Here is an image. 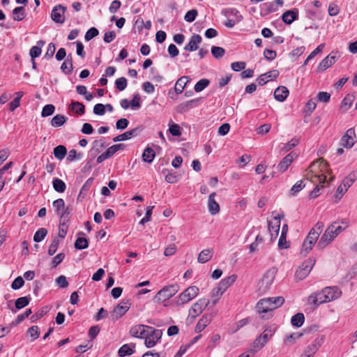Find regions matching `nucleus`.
Returning a JSON list of instances; mask_svg holds the SVG:
<instances>
[{
    "label": "nucleus",
    "instance_id": "obj_49",
    "mask_svg": "<svg viewBox=\"0 0 357 357\" xmlns=\"http://www.w3.org/2000/svg\"><path fill=\"white\" fill-rule=\"evenodd\" d=\"M210 84V81L207 79H202L198 81L194 87L196 92H200L207 87Z\"/></svg>",
    "mask_w": 357,
    "mask_h": 357
},
{
    "label": "nucleus",
    "instance_id": "obj_27",
    "mask_svg": "<svg viewBox=\"0 0 357 357\" xmlns=\"http://www.w3.org/2000/svg\"><path fill=\"white\" fill-rule=\"evenodd\" d=\"M135 344H125L120 347L118 351V355L119 357H125L126 356H130L135 352Z\"/></svg>",
    "mask_w": 357,
    "mask_h": 357
},
{
    "label": "nucleus",
    "instance_id": "obj_35",
    "mask_svg": "<svg viewBox=\"0 0 357 357\" xmlns=\"http://www.w3.org/2000/svg\"><path fill=\"white\" fill-rule=\"evenodd\" d=\"M354 100V97L353 95L347 94L342 100L340 110L344 112H347L351 107Z\"/></svg>",
    "mask_w": 357,
    "mask_h": 357
},
{
    "label": "nucleus",
    "instance_id": "obj_63",
    "mask_svg": "<svg viewBox=\"0 0 357 357\" xmlns=\"http://www.w3.org/2000/svg\"><path fill=\"white\" fill-rule=\"evenodd\" d=\"M59 244V241L57 238H54L53 241H52L49 249H48V254L49 255H53L57 250Z\"/></svg>",
    "mask_w": 357,
    "mask_h": 357
},
{
    "label": "nucleus",
    "instance_id": "obj_62",
    "mask_svg": "<svg viewBox=\"0 0 357 357\" xmlns=\"http://www.w3.org/2000/svg\"><path fill=\"white\" fill-rule=\"evenodd\" d=\"M28 333L32 340H36L40 336L39 328L38 326H33L28 329Z\"/></svg>",
    "mask_w": 357,
    "mask_h": 357
},
{
    "label": "nucleus",
    "instance_id": "obj_38",
    "mask_svg": "<svg viewBox=\"0 0 357 357\" xmlns=\"http://www.w3.org/2000/svg\"><path fill=\"white\" fill-rule=\"evenodd\" d=\"M53 154L57 160H61L66 155L67 149L63 145H59L54 149Z\"/></svg>",
    "mask_w": 357,
    "mask_h": 357
},
{
    "label": "nucleus",
    "instance_id": "obj_60",
    "mask_svg": "<svg viewBox=\"0 0 357 357\" xmlns=\"http://www.w3.org/2000/svg\"><path fill=\"white\" fill-rule=\"evenodd\" d=\"M99 33L98 30L96 27L90 28L86 33L84 38L86 41H89Z\"/></svg>",
    "mask_w": 357,
    "mask_h": 357
},
{
    "label": "nucleus",
    "instance_id": "obj_32",
    "mask_svg": "<svg viewBox=\"0 0 357 357\" xmlns=\"http://www.w3.org/2000/svg\"><path fill=\"white\" fill-rule=\"evenodd\" d=\"M72 208L70 206H66L59 215L60 217V222L62 227H64L66 224L69 221L70 215L71 213Z\"/></svg>",
    "mask_w": 357,
    "mask_h": 357
},
{
    "label": "nucleus",
    "instance_id": "obj_13",
    "mask_svg": "<svg viewBox=\"0 0 357 357\" xmlns=\"http://www.w3.org/2000/svg\"><path fill=\"white\" fill-rule=\"evenodd\" d=\"M327 302H328V301L327 300L324 289L321 290V291L312 294L308 298V303L313 304L315 307H317L320 304Z\"/></svg>",
    "mask_w": 357,
    "mask_h": 357
},
{
    "label": "nucleus",
    "instance_id": "obj_53",
    "mask_svg": "<svg viewBox=\"0 0 357 357\" xmlns=\"http://www.w3.org/2000/svg\"><path fill=\"white\" fill-rule=\"evenodd\" d=\"M169 131L172 136L179 137L181 135V127L176 123H169Z\"/></svg>",
    "mask_w": 357,
    "mask_h": 357
},
{
    "label": "nucleus",
    "instance_id": "obj_46",
    "mask_svg": "<svg viewBox=\"0 0 357 357\" xmlns=\"http://www.w3.org/2000/svg\"><path fill=\"white\" fill-rule=\"evenodd\" d=\"M268 231L271 236V241H273L276 238L278 235L280 230V222H277L276 225L273 226L271 225V222H268Z\"/></svg>",
    "mask_w": 357,
    "mask_h": 357
},
{
    "label": "nucleus",
    "instance_id": "obj_10",
    "mask_svg": "<svg viewBox=\"0 0 357 357\" xmlns=\"http://www.w3.org/2000/svg\"><path fill=\"white\" fill-rule=\"evenodd\" d=\"M356 143V132L354 128L348 129L342 136L340 144L346 149H351Z\"/></svg>",
    "mask_w": 357,
    "mask_h": 357
},
{
    "label": "nucleus",
    "instance_id": "obj_14",
    "mask_svg": "<svg viewBox=\"0 0 357 357\" xmlns=\"http://www.w3.org/2000/svg\"><path fill=\"white\" fill-rule=\"evenodd\" d=\"M279 74L280 73L278 70H272L266 73H264L257 79V84L259 86H263L269 80L276 79L279 76Z\"/></svg>",
    "mask_w": 357,
    "mask_h": 357
},
{
    "label": "nucleus",
    "instance_id": "obj_57",
    "mask_svg": "<svg viewBox=\"0 0 357 357\" xmlns=\"http://www.w3.org/2000/svg\"><path fill=\"white\" fill-rule=\"evenodd\" d=\"M55 110V107L53 105L49 104L43 107L41 116L43 117H47L52 115Z\"/></svg>",
    "mask_w": 357,
    "mask_h": 357
},
{
    "label": "nucleus",
    "instance_id": "obj_15",
    "mask_svg": "<svg viewBox=\"0 0 357 357\" xmlns=\"http://www.w3.org/2000/svg\"><path fill=\"white\" fill-rule=\"evenodd\" d=\"M142 130V127H137L135 128L131 129L121 135H119L113 138V141L115 142L125 141L127 139H130L133 137H135L139 135V133Z\"/></svg>",
    "mask_w": 357,
    "mask_h": 357
},
{
    "label": "nucleus",
    "instance_id": "obj_9",
    "mask_svg": "<svg viewBox=\"0 0 357 357\" xmlns=\"http://www.w3.org/2000/svg\"><path fill=\"white\" fill-rule=\"evenodd\" d=\"M210 301L206 298L199 299L190 309V314L192 315V318H196L208 305Z\"/></svg>",
    "mask_w": 357,
    "mask_h": 357
},
{
    "label": "nucleus",
    "instance_id": "obj_50",
    "mask_svg": "<svg viewBox=\"0 0 357 357\" xmlns=\"http://www.w3.org/2000/svg\"><path fill=\"white\" fill-rule=\"evenodd\" d=\"M52 205L55 208L56 214L59 215L62 210L66 207L65 202L63 199H58L53 202Z\"/></svg>",
    "mask_w": 357,
    "mask_h": 357
},
{
    "label": "nucleus",
    "instance_id": "obj_36",
    "mask_svg": "<svg viewBox=\"0 0 357 357\" xmlns=\"http://www.w3.org/2000/svg\"><path fill=\"white\" fill-rule=\"evenodd\" d=\"M298 18V14L292 10H287L282 15V20L287 24H291Z\"/></svg>",
    "mask_w": 357,
    "mask_h": 357
},
{
    "label": "nucleus",
    "instance_id": "obj_56",
    "mask_svg": "<svg viewBox=\"0 0 357 357\" xmlns=\"http://www.w3.org/2000/svg\"><path fill=\"white\" fill-rule=\"evenodd\" d=\"M305 187V184H303V181L302 180L297 181L291 188L290 194L291 195H296L298 192H299L303 188Z\"/></svg>",
    "mask_w": 357,
    "mask_h": 357
},
{
    "label": "nucleus",
    "instance_id": "obj_33",
    "mask_svg": "<svg viewBox=\"0 0 357 357\" xmlns=\"http://www.w3.org/2000/svg\"><path fill=\"white\" fill-rule=\"evenodd\" d=\"M213 251L211 249L202 250L198 255L197 261L201 264L208 261L213 257Z\"/></svg>",
    "mask_w": 357,
    "mask_h": 357
},
{
    "label": "nucleus",
    "instance_id": "obj_41",
    "mask_svg": "<svg viewBox=\"0 0 357 357\" xmlns=\"http://www.w3.org/2000/svg\"><path fill=\"white\" fill-rule=\"evenodd\" d=\"M25 9L23 6L16 7L13 10V17L14 20L21 21L25 17Z\"/></svg>",
    "mask_w": 357,
    "mask_h": 357
},
{
    "label": "nucleus",
    "instance_id": "obj_30",
    "mask_svg": "<svg viewBox=\"0 0 357 357\" xmlns=\"http://www.w3.org/2000/svg\"><path fill=\"white\" fill-rule=\"evenodd\" d=\"M211 317L209 315H204L195 326V332L200 333L211 323Z\"/></svg>",
    "mask_w": 357,
    "mask_h": 357
},
{
    "label": "nucleus",
    "instance_id": "obj_19",
    "mask_svg": "<svg viewBox=\"0 0 357 357\" xmlns=\"http://www.w3.org/2000/svg\"><path fill=\"white\" fill-rule=\"evenodd\" d=\"M324 289L328 302L338 298L342 294V291L337 287H326Z\"/></svg>",
    "mask_w": 357,
    "mask_h": 357
},
{
    "label": "nucleus",
    "instance_id": "obj_39",
    "mask_svg": "<svg viewBox=\"0 0 357 357\" xmlns=\"http://www.w3.org/2000/svg\"><path fill=\"white\" fill-rule=\"evenodd\" d=\"M155 156L154 150L151 147H146L142 153V160L148 163L152 162Z\"/></svg>",
    "mask_w": 357,
    "mask_h": 357
},
{
    "label": "nucleus",
    "instance_id": "obj_26",
    "mask_svg": "<svg viewBox=\"0 0 357 357\" xmlns=\"http://www.w3.org/2000/svg\"><path fill=\"white\" fill-rule=\"evenodd\" d=\"M61 70L63 73H64L66 75H70L72 73L73 70L72 54H69L67 56L66 59L63 62V63L61 66Z\"/></svg>",
    "mask_w": 357,
    "mask_h": 357
},
{
    "label": "nucleus",
    "instance_id": "obj_45",
    "mask_svg": "<svg viewBox=\"0 0 357 357\" xmlns=\"http://www.w3.org/2000/svg\"><path fill=\"white\" fill-rule=\"evenodd\" d=\"M75 248L77 250H84L88 248L89 241L84 237H78L75 242Z\"/></svg>",
    "mask_w": 357,
    "mask_h": 357
},
{
    "label": "nucleus",
    "instance_id": "obj_8",
    "mask_svg": "<svg viewBox=\"0 0 357 357\" xmlns=\"http://www.w3.org/2000/svg\"><path fill=\"white\" fill-rule=\"evenodd\" d=\"M310 181L314 183H318L319 184L317 185V186L314 188V189L311 191L310 192V199H314V198H316L319 195V191H320V187H319V184H324L326 181V176L321 174L320 175H318V174H312V176L310 177Z\"/></svg>",
    "mask_w": 357,
    "mask_h": 357
},
{
    "label": "nucleus",
    "instance_id": "obj_47",
    "mask_svg": "<svg viewBox=\"0 0 357 357\" xmlns=\"http://www.w3.org/2000/svg\"><path fill=\"white\" fill-rule=\"evenodd\" d=\"M30 298L28 296L20 297L15 301V305L16 309L20 310L29 305Z\"/></svg>",
    "mask_w": 357,
    "mask_h": 357
},
{
    "label": "nucleus",
    "instance_id": "obj_3",
    "mask_svg": "<svg viewBox=\"0 0 357 357\" xmlns=\"http://www.w3.org/2000/svg\"><path fill=\"white\" fill-rule=\"evenodd\" d=\"M199 289L196 286L188 287L176 298V303L178 305H181L190 302L199 294Z\"/></svg>",
    "mask_w": 357,
    "mask_h": 357
},
{
    "label": "nucleus",
    "instance_id": "obj_21",
    "mask_svg": "<svg viewBox=\"0 0 357 357\" xmlns=\"http://www.w3.org/2000/svg\"><path fill=\"white\" fill-rule=\"evenodd\" d=\"M215 192H212L208 197V211L212 215H215L220 212V206L215 200Z\"/></svg>",
    "mask_w": 357,
    "mask_h": 357
},
{
    "label": "nucleus",
    "instance_id": "obj_17",
    "mask_svg": "<svg viewBox=\"0 0 357 357\" xmlns=\"http://www.w3.org/2000/svg\"><path fill=\"white\" fill-rule=\"evenodd\" d=\"M270 299H267V298L260 299L257 305L256 310L259 314L268 313L269 312H272L273 309L270 305Z\"/></svg>",
    "mask_w": 357,
    "mask_h": 357
},
{
    "label": "nucleus",
    "instance_id": "obj_59",
    "mask_svg": "<svg viewBox=\"0 0 357 357\" xmlns=\"http://www.w3.org/2000/svg\"><path fill=\"white\" fill-rule=\"evenodd\" d=\"M325 45L324 43H321L317 46V47L312 51L310 54L305 59L304 64L306 65L312 59H313L317 54L322 51Z\"/></svg>",
    "mask_w": 357,
    "mask_h": 357
},
{
    "label": "nucleus",
    "instance_id": "obj_11",
    "mask_svg": "<svg viewBox=\"0 0 357 357\" xmlns=\"http://www.w3.org/2000/svg\"><path fill=\"white\" fill-rule=\"evenodd\" d=\"M67 8L61 4L54 6L51 13L52 20L59 24H63L65 22V12Z\"/></svg>",
    "mask_w": 357,
    "mask_h": 357
},
{
    "label": "nucleus",
    "instance_id": "obj_2",
    "mask_svg": "<svg viewBox=\"0 0 357 357\" xmlns=\"http://www.w3.org/2000/svg\"><path fill=\"white\" fill-rule=\"evenodd\" d=\"M178 285L176 284L165 286L157 293L154 297V301L158 303L167 301L174 296L178 292Z\"/></svg>",
    "mask_w": 357,
    "mask_h": 357
},
{
    "label": "nucleus",
    "instance_id": "obj_20",
    "mask_svg": "<svg viewBox=\"0 0 357 357\" xmlns=\"http://www.w3.org/2000/svg\"><path fill=\"white\" fill-rule=\"evenodd\" d=\"M337 61V57L335 55L329 54L325 57L319 63L318 69L319 71H324L331 67Z\"/></svg>",
    "mask_w": 357,
    "mask_h": 357
},
{
    "label": "nucleus",
    "instance_id": "obj_25",
    "mask_svg": "<svg viewBox=\"0 0 357 357\" xmlns=\"http://www.w3.org/2000/svg\"><path fill=\"white\" fill-rule=\"evenodd\" d=\"M94 178L93 177H91L88 178L86 182L84 183L83 186L82 187L79 193L77 196V200L82 201L83 199L85 198L87 192L90 190L93 183Z\"/></svg>",
    "mask_w": 357,
    "mask_h": 357
},
{
    "label": "nucleus",
    "instance_id": "obj_28",
    "mask_svg": "<svg viewBox=\"0 0 357 357\" xmlns=\"http://www.w3.org/2000/svg\"><path fill=\"white\" fill-rule=\"evenodd\" d=\"M68 109L77 115H83L85 112V106L78 101L72 100Z\"/></svg>",
    "mask_w": 357,
    "mask_h": 357
},
{
    "label": "nucleus",
    "instance_id": "obj_18",
    "mask_svg": "<svg viewBox=\"0 0 357 357\" xmlns=\"http://www.w3.org/2000/svg\"><path fill=\"white\" fill-rule=\"evenodd\" d=\"M202 41V38L198 34H194L190 38V41L185 46L184 49L187 51L193 52L199 49V44Z\"/></svg>",
    "mask_w": 357,
    "mask_h": 357
},
{
    "label": "nucleus",
    "instance_id": "obj_44",
    "mask_svg": "<svg viewBox=\"0 0 357 357\" xmlns=\"http://www.w3.org/2000/svg\"><path fill=\"white\" fill-rule=\"evenodd\" d=\"M66 119L67 118L64 115L56 114L52 118L51 126L56 128L60 127L66 123Z\"/></svg>",
    "mask_w": 357,
    "mask_h": 357
},
{
    "label": "nucleus",
    "instance_id": "obj_1",
    "mask_svg": "<svg viewBox=\"0 0 357 357\" xmlns=\"http://www.w3.org/2000/svg\"><path fill=\"white\" fill-rule=\"evenodd\" d=\"M276 331L274 326L267 327L263 333L257 337L252 343V349L251 351L254 352L262 349L268 341L273 336Z\"/></svg>",
    "mask_w": 357,
    "mask_h": 357
},
{
    "label": "nucleus",
    "instance_id": "obj_55",
    "mask_svg": "<svg viewBox=\"0 0 357 357\" xmlns=\"http://www.w3.org/2000/svg\"><path fill=\"white\" fill-rule=\"evenodd\" d=\"M127 84V79L124 77L118 78L115 81V86L119 91H123L126 88Z\"/></svg>",
    "mask_w": 357,
    "mask_h": 357
},
{
    "label": "nucleus",
    "instance_id": "obj_4",
    "mask_svg": "<svg viewBox=\"0 0 357 357\" xmlns=\"http://www.w3.org/2000/svg\"><path fill=\"white\" fill-rule=\"evenodd\" d=\"M337 233L334 231V224H331L326 229L324 234L318 241L317 248L319 250L324 249L333 239L337 236Z\"/></svg>",
    "mask_w": 357,
    "mask_h": 357
},
{
    "label": "nucleus",
    "instance_id": "obj_52",
    "mask_svg": "<svg viewBox=\"0 0 357 357\" xmlns=\"http://www.w3.org/2000/svg\"><path fill=\"white\" fill-rule=\"evenodd\" d=\"M211 54L214 58L220 59L225 55V50L221 47L213 46L211 47Z\"/></svg>",
    "mask_w": 357,
    "mask_h": 357
},
{
    "label": "nucleus",
    "instance_id": "obj_40",
    "mask_svg": "<svg viewBox=\"0 0 357 357\" xmlns=\"http://www.w3.org/2000/svg\"><path fill=\"white\" fill-rule=\"evenodd\" d=\"M52 185L54 190L59 193L63 192L66 189V185L64 181L58 178L53 179Z\"/></svg>",
    "mask_w": 357,
    "mask_h": 357
},
{
    "label": "nucleus",
    "instance_id": "obj_61",
    "mask_svg": "<svg viewBox=\"0 0 357 357\" xmlns=\"http://www.w3.org/2000/svg\"><path fill=\"white\" fill-rule=\"evenodd\" d=\"M65 258V254L63 252H61L58 255H56L52 261L51 266L52 268H56L59 264L62 262V261Z\"/></svg>",
    "mask_w": 357,
    "mask_h": 357
},
{
    "label": "nucleus",
    "instance_id": "obj_5",
    "mask_svg": "<svg viewBox=\"0 0 357 357\" xmlns=\"http://www.w3.org/2000/svg\"><path fill=\"white\" fill-rule=\"evenodd\" d=\"M315 261L314 258H309L307 260L305 261L296 270L295 273L296 279L302 280L305 278L311 271Z\"/></svg>",
    "mask_w": 357,
    "mask_h": 357
},
{
    "label": "nucleus",
    "instance_id": "obj_7",
    "mask_svg": "<svg viewBox=\"0 0 357 357\" xmlns=\"http://www.w3.org/2000/svg\"><path fill=\"white\" fill-rule=\"evenodd\" d=\"M162 332L160 329H154L151 327V330L145 337V345L148 348L154 347L157 342L161 338Z\"/></svg>",
    "mask_w": 357,
    "mask_h": 357
},
{
    "label": "nucleus",
    "instance_id": "obj_16",
    "mask_svg": "<svg viewBox=\"0 0 357 357\" xmlns=\"http://www.w3.org/2000/svg\"><path fill=\"white\" fill-rule=\"evenodd\" d=\"M321 344V340L315 339L310 344L306 347L304 353L301 356V357H312L319 349Z\"/></svg>",
    "mask_w": 357,
    "mask_h": 357
},
{
    "label": "nucleus",
    "instance_id": "obj_31",
    "mask_svg": "<svg viewBox=\"0 0 357 357\" xmlns=\"http://www.w3.org/2000/svg\"><path fill=\"white\" fill-rule=\"evenodd\" d=\"M190 79L188 76H183L180 77L177 82H176L174 90L175 92L177 94L181 93L187 84V83L189 82Z\"/></svg>",
    "mask_w": 357,
    "mask_h": 357
},
{
    "label": "nucleus",
    "instance_id": "obj_6",
    "mask_svg": "<svg viewBox=\"0 0 357 357\" xmlns=\"http://www.w3.org/2000/svg\"><path fill=\"white\" fill-rule=\"evenodd\" d=\"M130 307V303L128 302V301L120 303L110 312L111 318L113 320H118L128 312Z\"/></svg>",
    "mask_w": 357,
    "mask_h": 357
},
{
    "label": "nucleus",
    "instance_id": "obj_37",
    "mask_svg": "<svg viewBox=\"0 0 357 357\" xmlns=\"http://www.w3.org/2000/svg\"><path fill=\"white\" fill-rule=\"evenodd\" d=\"M274 278V271L269 270L265 273L261 282L262 284H265L266 287L268 288L273 283Z\"/></svg>",
    "mask_w": 357,
    "mask_h": 357
},
{
    "label": "nucleus",
    "instance_id": "obj_34",
    "mask_svg": "<svg viewBox=\"0 0 357 357\" xmlns=\"http://www.w3.org/2000/svg\"><path fill=\"white\" fill-rule=\"evenodd\" d=\"M199 101V99H192L185 102L180 104L177 107V111L179 113H184L191 109L195 103Z\"/></svg>",
    "mask_w": 357,
    "mask_h": 357
},
{
    "label": "nucleus",
    "instance_id": "obj_48",
    "mask_svg": "<svg viewBox=\"0 0 357 357\" xmlns=\"http://www.w3.org/2000/svg\"><path fill=\"white\" fill-rule=\"evenodd\" d=\"M47 234V230L45 228H40L35 233L33 241L37 243L40 242L45 238Z\"/></svg>",
    "mask_w": 357,
    "mask_h": 357
},
{
    "label": "nucleus",
    "instance_id": "obj_12",
    "mask_svg": "<svg viewBox=\"0 0 357 357\" xmlns=\"http://www.w3.org/2000/svg\"><path fill=\"white\" fill-rule=\"evenodd\" d=\"M151 330V326L145 325H136L131 328L130 333L132 337L138 338H145Z\"/></svg>",
    "mask_w": 357,
    "mask_h": 357
},
{
    "label": "nucleus",
    "instance_id": "obj_22",
    "mask_svg": "<svg viewBox=\"0 0 357 357\" xmlns=\"http://www.w3.org/2000/svg\"><path fill=\"white\" fill-rule=\"evenodd\" d=\"M289 90L286 86H278L274 91L275 98L280 102H283L289 96Z\"/></svg>",
    "mask_w": 357,
    "mask_h": 357
},
{
    "label": "nucleus",
    "instance_id": "obj_23",
    "mask_svg": "<svg viewBox=\"0 0 357 357\" xmlns=\"http://www.w3.org/2000/svg\"><path fill=\"white\" fill-rule=\"evenodd\" d=\"M236 275H231L229 277L225 278L219 282L217 287H218L222 292H225L227 288L236 281Z\"/></svg>",
    "mask_w": 357,
    "mask_h": 357
},
{
    "label": "nucleus",
    "instance_id": "obj_54",
    "mask_svg": "<svg viewBox=\"0 0 357 357\" xmlns=\"http://www.w3.org/2000/svg\"><path fill=\"white\" fill-rule=\"evenodd\" d=\"M316 107V102L312 99H310L307 101V102L305 105L304 112L305 113L306 115L310 116L315 109Z\"/></svg>",
    "mask_w": 357,
    "mask_h": 357
},
{
    "label": "nucleus",
    "instance_id": "obj_42",
    "mask_svg": "<svg viewBox=\"0 0 357 357\" xmlns=\"http://www.w3.org/2000/svg\"><path fill=\"white\" fill-rule=\"evenodd\" d=\"M267 299H270L269 303L273 310L280 307L284 303V298L282 296L268 297Z\"/></svg>",
    "mask_w": 357,
    "mask_h": 357
},
{
    "label": "nucleus",
    "instance_id": "obj_43",
    "mask_svg": "<svg viewBox=\"0 0 357 357\" xmlns=\"http://www.w3.org/2000/svg\"><path fill=\"white\" fill-rule=\"evenodd\" d=\"M305 321V317L303 313H297L291 319V324L296 327H301Z\"/></svg>",
    "mask_w": 357,
    "mask_h": 357
},
{
    "label": "nucleus",
    "instance_id": "obj_29",
    "mask_svg": "<svg viewBox=\"0 0 357 357\" xmlns=\"http://www.w3.org/2000/svg\"><path fill=\"white\" fill-rule=\"evenodd\" d=\"M45 44V41L43 40H40L37 42V45L33 46L29 52L30 56L31 58V61H33L36 57H38L42 52V47H43Z\"/></svg>",
    "mask_w": 357,
    "mask_h": 357
},
{
    "label": "nucleus",
    "instance_id": "obj_24",
    "mask_svg": "<svg viewBox=\"0 0 357 357\" xmlns=\"http://www.w3.org/2000/svg\"><path fill=\"white\" fill-rule=\"evenodd\" d=\"M294 160L293 153L287 155L278 164V169L280 172H285Z\"/></svg>",
    "mask_w": 357,
    "mask_h": 357
},
{
    "label": "nucleus",
    "instance_id": "obj_64",
    "mask_svg": "<svg viewBox=\"0 0 357 357\" xmlns=\"http://www.w3.org/2000/svg\"><path fill=\"white\" fill-rule=\"evenodd\" d=\"M197 14L198 13L197 10L192 9L186 13L184 19L186 22H192L195 20Z\"/></svg>",
    "mask_w": 357,
    "mask_h": 357
},
{
    "label": "nucleus",
    "instance_id": "obj_51",
    "mask_svg": "<svg viewBox=\"0 0 357 357\" xmlns=\"http://www.w3.org/2000/svg\"><path fill=\"white\" fill-rule=\"evenodd\" d=\"M347 190H348V184L345 185V183H341L338 186L336 193L334 195L335 198L337 200H340L344 194L347 191Z\"/></svg>",
    "mask_w": 357,
    "mask_h": 357
},
{
    "label": "nucleus",
    "instance_id": "obj_58",
    "mask_svg": "<svg viewBox=\"0 0 357 357\" xmlns=\"http://www.w3.org/2000/svg\"><path fill=\"white\" fill-rule=\"evenodd\" d=\"M303 335L301 333H293L287 335L284 340L286 344H294L295 341L299 339Z\"/></svg>",
    "mask_w": 357,
    "mask_h": 357
}]
</instances>
